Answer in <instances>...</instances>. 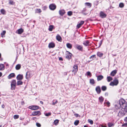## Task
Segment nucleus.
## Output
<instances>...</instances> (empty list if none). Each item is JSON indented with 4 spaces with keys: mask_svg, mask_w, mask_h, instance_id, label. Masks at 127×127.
Here are the masks:
<instances>
[{
    "mask_svg": "<svg viewBox=\"0 0 127 127\" xmlns=\"http://www.w3.org/2000/svg\"><path fill=\"white\" fill-rule=\"evenodd\" d=\"M120 102L121 104H123L122 109L126 113V112H127V104L124 100H121Z\"/></svg>",
    "mask_w": 127,
    "mask_h": 127,
    "instance_id": "f257e3e1",
    "label": "nucleus"
},
{
    "mask_svg": "<svg viewBox=\"0 0 127 127\" xmlns=\"http://www.w3.org/2000/svg\"><path fill=\"white\" fill-rule=\"evenodd\" d=\"M119 83V81L118 79L116 78H115L113 81L111 82L109 84L110 86H117Z\"/></svg>",
    "mask_w": 127,
    "mask_h": 127,
    "instance_id": "f03ea898",
    "label": "nucleus"
},
{
    "mask_svg": "<svg viewBox=\"0 0 127 127\" xmlns=\"http://www.w3.org/2000/svg\"><path fill=\"white\" fill-rule=\"evenodd\" d=\"M124 100L123 98L121 99L120 100L119 103H118L117 104H116L115 106V107L116 109H120L121 107L122 108V107L123 106V104H121V100Z\"/></svg>",
    "mask_w": 127,
    "mask_h": 127,
    "instance_id": "7ed1b4c3",
    "label": "nucleus"
},
{
    "mask_svg": "<svg viewBox=\"0 0 127 127\" xmlns=\"http://www.w3.org/2000/svg\"><path fill=\"white\" fill-rule=\"evenodd\" d=\"M78 70V66L77 64L74 65L72 68V72H74L75 74Z\"/></svg>",
    "mask_w": 127,
    "mask_h": 127,
    "instance_id": "20e7f679",
    "label": "nucleus"
},
{
    "mask_svg": "<svg viewBox=\"0 0 127 127\" xmlns=\"http://www.w3.org/2000/svg\"><path fill=\"white\" fill-rule=\"evenodd\" d=\"M66 58L68 60H70L71 58L72 54L69 52L68 51H66Z\"/></svg>",
    "mask_w": 127,
    "mask_h": 127,
    "instance_id": "39448f33",
    "label": "nucleus"
},
{
    "mask_svg": "<svg viewBox=\"0 0 127 127\" xmlns=\"http://www.w3.org/2000/svg\"><path fill=\"white\" fill-rule=\"evenodd\" d=\"M99 16L102 18H104L106 17V15L103 11H101L99 13Z\"/></svg>",
    "mask_w": 127,
    "mask_h": 127,
    "instance_id": "423d86ee",
    "label": "nucleus"
},
{
    "mask_svg": "<svg viewBox=\"0 0 127 127\" xmlns=\"http://www.w3.org/2000/svg\"><path fill=\"white\" fill-rule=\"evenodd\" d=\"M55 46V44L53 42H51L48 44V47L49 48H53Z\"/></svg>",
    "mask_w": 127,
    "mask_h": 127,
    "instance_id": "0eeeda50",
    "label": "nucleus"
},
{
    "mask_svg": "<svg viewBox=\"0 0 127 127\" xmlns=\"http://www.w3.org/2000/svg\"><path fill=\"white\" fill-rule=\"evenodd\" d=\"M39 107L37 106H30L29 107V108L32 110H37L39 108Z\"/></svg>",
    "mask_w": 127,
    "mask_h": 127,
    "instance_id": "6e6552de",
    "label": "nucleus"
},
{
    "mask_svg": "<svg viewBox=\"0 0 127 127\" xmlns=\"http://www.w3.org/2000/svg\"><path fill=\"white\" fill-rule=\"evenodd\" d=\"M32 114L33 116H35L40 115L41 113L39 111H35L33 112Z\"/></svg>",
    "mask_w": 127,
    "mask_h": 127,
    "instance_id": "1a4fd4ad",
    "label": "nucleus"
},
{
    "mask_svg": "<svg viewBox=\"0 0 127 127\" xmlns=\"http://www.w3.org/2000/svg\"><path fill=\"white\" fill-rule=\"evenodd\" d=\"M49 8L51 10H54L56 8V6L55 4H52L49 6Z\"/></svg>",
    "mask_w": 127,
    "mask_h": 127,
    "instance_id": "9d476101",
    "label": "nucleus"
},
{
    "mask_svg": "<svg viewBox=\"0 0 127 127\" xmlns=\"http://www.w3.org/2000/svg\"><path fill=\"white\" fill-rule=\"evenodd\" d=\"M76 48L79 51H82L83 50L82 46L77 44L76 45Z\"/></svg>",
    "mask_w": 127,
    "mask_h": 127,
    "instance_id": "9b49d317",
    "label": "nucleus"
},
{
    "mask_svg": "<svg viewBox=\"0 0 127 127\" xmlns=\"http://www.w3.org/2000/svg\"><path fill=\"white\" fill-rule=\"evenodd\" d=\"M84 21H81L80 23L78 24L77 26V29H79L84 24Z\"/></svg>",
    "mask_w": 127,
    "mask_h": 127,
    "instance_id": "f8f14e48",
    "label": "nucleus"
},
{
    "mask_svg": "<svg viewBox=\"0 0 127 127\" xmlns=\"http://www.w3.org/2000/svg\"><path fill=\"white\" fill-rule=\"evenodd\" d=\"M24 32V30L22 28H21L18 30L16 32L19 34H22Z\"/></svg>",
    "mask_w": 127,
    "mask_h": 127,
    "instance_id": "ddd939ff",
    "label": "nucleus"
},
{
    "mask_svg": "<svg viewBox=\"0 0 127 127\" xmlns=\"http://www.w3.org/2000/svg\"><path fill=\"white\" fill-rule=\"evenodd\" d=\"M59 13L60 15L63 16L65 13V12L64 10L62 9L59 10Z\"/></svg>",
    "mask_w": 127,
    "mask_h": 127,
    "instance_id": "4468645a",
    "label": "nucleus"
},
{
    "mask_svg": "<svg viewBox=\"0 0 127 127\" xmlns=\"http://www.w3.org/2000/svg\"><path fill=\"white\" fill-rule=\"evenodd\" d=\"M95 90L98 94H99L101 92V89L99 86L96 87L95 88Z\"/></svg>",
    "mask_w": 127,
    "mask_h": 127,
    "instance_id": "2eb2a0df",
    "label": "nucleus"
},
{
    "mask_svg": "<svg viewBox=\"0 0 127 127\" xmlns=\"http://www.w3.org/2000/svg\"><path fill=\"white\" fill-rule=\"evenodd\" d=\"M125 113L123 110V109L122 108L121 110L119 111L118 114L121 116H123L124 115Z\"/></svg>",
    "mask_w": 127,
    "mask_h": 127,
    "instance_id": "dca6fc26",
    "label": "nucleus"
},
{
    "mask_svg": "<svg viewBox=\"0 0 127 127\" xmlns=\"http://www.w3.org/2000/svg\"><path fill=\"white\" fill-rule=\"evenodd\" d=\"M17 80H22L23 78V75H22L19 74L16 77Z\"/></svg>",
    "mask_w": 127,
    "mask_h": 127,
    "instance_id": "f3484780",
    "label": "nucleus"
},
{
    "mask_svg": "<svg viewBox=\"0 0 127 127\" xmlns=\"http://www.w3.org/2000/svg\"><path fill=\"white\" fill-rule=\"evenodd\" d=\"M89 41L87 40L84 41L83 43V44L85 46H87L88 45H89Z\"/></svg>",
    "mask_w": 127,
    "mask_h": 127,
    "instance_id": "a211bd4d",
    "label": "nucleus"
},
{
    "mask_svg": "<svg viewBox=\"0 0 127 127\" xmlns=\"http://www.w3.org/2000/svg\"><path fill=\"white\" fill-rule=\"evenodd\" d=\"M15 76V74L13 73L10 74L8 76V79H11L13 78Z\"/></svg>",
    "mask_w": 127,
    "mask_h": 127,
    "instance_id": "6ab92c4d",
    "label": "nucleus"
},
{
    "mask_svg": "<svg viewBox=\"0 0 127 127\" xmlns=\"http://www.w3.org/2000/svg\"><path fill=\"white\" fill-rule=\"evenodd\" d=\"M117 71L116 70L112 71L110 73V75L112 76H114L117 73Z\"/></svg>",
    "mask_w": 127,
    "mask_h": 127,
    "instance_id": "aec40b11",
    "label": "nucleus"
},
{
    "mask_svg": "<svg viewBox=\"0 0 127 127\" xmlns=\"http://www.w3.org/2000/svg\"><path fill=\"white\" fill-rule=\"evenodd\" d=\"M96 55L98 57L101 58L103 56V54L100 52H97Z\"/></svg>",
    "mask_w": 127,
    "mask_h": 127,
    "instance_id": "412c9836",
    "label": "nucleus"
},
{
    "mask_svg": "<svg viewBox=\"0 0 127 127\" xmlns=\"http://www.w3.org/2000/svg\"><path fill=\"white\" fill-rule=\"evenodd\" d=\"M97 81L101 80L103 78V77L102 75H99L97 76Z\"/></svg>",
    "mask_w": 127,
    "mask_h": 127,
    "instance_id": "4be33fe9",
    "label": "nucleus"
},
{
    "mask_svg": "<svg viewBox=\"0 0 127 127\" xmlns=\"http://www.w3.org/2000/svg\"><path fill=\"white\" fill-rule=\"evenodd\" d=\"M56 39L59 41H61L62 39L61 36L59 34L57 35L56 36Z\"/></svg>",
    "mask_w": 127,
    "mask_h": 127,
    "instance_id": "5701e85b",
    "label": "nucleus"
},
{
    "mask_svg": "<svg viewBox=\"0 0 127 127\" xmlns=\"http://www.w3.org/2000/svg\"><path fill=\"white\" fill-rule=\"evenodd\" d=\"M23 82L21 80H19L18 81L17 83V85L19 86L20 85H22L23 84Z\"/></svg>",
    "mask_w": 127,
    "mask_h": 127,
    "instance_id": "b1692460",
    "label": "nucleus"
},
{
    "mask_svg": "<svg viewBox=\"0 0 127 127\" xmlns=\"http://www.w3.org/2000/svg\"><path fill=\"white\" fill-rule=\"evenodd\" d=\"M21 67V65L19 64H18L17 65H16V66H15V68L16 70H18Z\"/></svg>",
    "mask_w": 127,
    "mask_h": 127,
    "instance_id": "393cba45",
    "label": "nucleus"
},
{
    "mask_svg": "<svg viewBox=\"0 0 127 127\" xmlns=\"http://www.w3.org/2000/svg\"><path fill=\"white\" fill-rule=\"evenodd\" d=\"M67 47L68 48L71 49L72 48V45L69 43H67L66 45Z\"/></svg>",
    "mask_w": 127,
    "mask_h": 127,
    "instance_id": "a878e982",
    "label": "nucleus"
},
{
    "mask_svg": "<svg viewBox=\"0 0 127 127\" xmlns=\"http://www.w3.org/2000/svg\"><path fill=\"white\" fill-rule=\"evenodd\" d=\"M4 65L3 64H0V70H3L4 69Z\"/></svg>",
    "mask_w": 127,
    "mask_h": 127,
    "instance_id": "bb28decb",
    "label": "nucleus"
},
{
    "mask_svg": "<svg viewBox=\"0 0 127 127\" xmlns=\"http://www.w3.org/2000/svg\"><path fill=\"white\" fill-rule=\"evenodd\" d=\"M104 100V98L102 96H101L99 98V100L100 102L102 103Z\"/></svg>",
    "mask_w": 127,
    "mask_h": 127,
    "instance_id": "cd10ccee",
    "label": "nucleus"
},
{
    "mask_svg": "<svg viewBox=\"0 0 127 127\" xmlns=\"http://www.w3.org/2000/svg\"><path fill=\"white\" fill-rule=\"evenodd\" d=\"M107 79L108 82H110L113 80V78L109 76L107 77Z\"/></svg>",
    "mask_w": 127,
    "mask_h": 127,
    "instance_id": "c85d7f7f",
    "label": "nucleus"
},
{
    "mask_svg": "<svg viewBox=\"0 0 127 127\" xmlns=\"http://www.w3.org/2000/svg\"><path fill=\"white\" fill-rule=\"evenodd\" d=\"M90 83L92 85L94 84L95 83L94 80L93 79H90Z\"/></svg>",
    "mask_w": 127,
    "mask_h": 127,
    "instance_id": "c756f323",
    "label": "nucleus"
},
{
    "mask_svg": "<svg viewBox=\"0 0 127 127\" xmlns=\"http://www.w3.org/2000/svg\"><path fill=\"white\" fill-rule=\"evenodd\" d=\"M41 12V9H37L35 10V13H40Z\"/></svg>",
    "mask_w": 127,
    "mask_h": 127,
    "instance_id": "7c9ffc66",
    "label": "nucleus"
},
{
    "mask_svg": "<svg viewBox=\"0 0 127 127\" xmlns=\"http://www.w3.org/2000/svg\"><path fill=\"white\" fill-rule=\"evenodd\" d=\"M0 12L3 15H5L6 14V11L4 9H1L0 10Z\"/></svg>",
    "mask_w": 127,
    "mask_h": 127,
    "instance_id": "2f4dec72",
    "label": "nucleus"
},
{
    "mask_svg": "<svg viewBox=\"0 0 127 127\" xmlns=\"http://www.w3.org/2000/svg\"><path fill=\"white\" fill-rule=\"evenodd\" d=\"M114 124L111 123H108V125L109 127H111L114 126Z\"/></svg>",
    "mask_w": 127,
    "mask_h": 127,
    "instance_id": "473e14b6",
    "label": "nucleus"
},
{
    "mask_svg": "<svg viewBox=\"0 0 127 127\" xmlns=\"http://www.w3.org/2000/svg\"><path fill=\"white\" fill-rule=\"evenodd\" d=\"M59 122V120H58L56 119L54 121V124L56 125H58Z\"/></svg>",
    "mask_w": 127,
    "mask_h": 127,
    "instance_id": "72a5a7b5",
    "label": "nucleus"
},
{
    "mask_svg": "<svg viewBox=\"0 0 127 127\" xmlns=\"http://www.w3.org/2000/svg\"><path fill=\"white\" fill-rule=\"evenodd\" d=\"M101 89L103 91H105L107 89V87L106 86H103L101 87Z\"/></svg>",
    "mask_w": 127,
    "mask_h": 127,
    "instance_id": "f704fd0d",
    "label": "nucleus"
},
{
    "mask_svg": "<svg viewBox=\"0 0 127 127\" xmlns=\"http://www.w3.org/2000/svg\"><path fill=\"white\" fill-rule=\"evenodd\" d=\"M16 81L15 80H13L11 82V85H16Z\"/></svg>",
    "mask_w": 127,
    "mask_h": 127,
    "instance_id": "c9c22d12",
    "label": "nucleus"
},
{
    "mask_svg": "<svg viewBox=\"0 0 127 127\" xmlns=\"http://www.w3.org/2000/svg\"><path fill=\"white\" fill-rule=\"evenodd\" d=\"M6 32L5 31H3L1 33V37H3V35H4V34L6 33Z\"/></svg>",
    "mask_w": 127,
    "mask_h": 127,
    "instance_id": "e433bc0d",
    "label": "nucleus"
},
{
    "mask_svg": "<svg viewBox=\"0 0 127 127\" xmlns=\"http://www.w3.org/2000/svg\"><path fill=\"white\" fill-rule=\"evenodd\" d=\"M79 123V121L78 120H76L75 121L74 123V125L75 126L77 125Z\"/></svg>",
    "mask_w": 127,
    "mask_h": 127,
    "instance_id": "4c0bfd02",
    "label": "nucleus"
},
{
    "mask_svg": "<svg viewBox=\"0 0 127 127\" xmlns=\"http://www.w3.org/2000/svg\"><path fill=\"white\" fill-rule=\"evenodd\" d=\"M85 4L88 6L90 7L91 6V3L88 2H86L85 3Z\"/></svg>",
    "mask_w": 127,
    "mask_h": 127,
    "instance_id": "58836bf2",
    "label": "nucleus"
},
{
    "mask_svg": "<svg viewBox=\"0 0 127 127\" xmlns=\"http://www.w3.org/2000/svg\"><path fill=\"white\" fill-rule=\"evenodd\" d=\"M96 55H93L91 56L90 58V59H91V60H93V59L94 58H96Z\"/></svg>",
    "mask_w": 127,
    "mask_h": 127,
    "instance_id": "ea45409f",
    "label": "nucleus"
},
{
    "mask_svg": "<svg viewBox=\"0 0 127 127\" xmlns=\"http://www.w3.org/2000/svg\"><path fill=\"white\" fill-rule=\"evenodd\" d=\"M53 28V26L52 25H50L49 26V30L50 31H52Z\"/></svg>",
    "mask_w": 127,
    "mask_h": 127,
    "instance_id": "a19ab883",
    "label": "nucleus"
},
{
    "mask_svg": "<svg viewBox=\"0 0 127 127\" xmlns=\"http://www.w3.org/2000/svg\"><path fill=\"white\" fill-rule=\"evenodd\" d=\"M124 5L123 3H121L119 4V6L121 8H123L124 7Z\"/></svg>",
    "mask_w": 127,
    "mask_h": 127,
    "instance_id": "79ce46f5",
    "label": "nucleus"
},
{
    "mask_svg": "<svg viewBox=\"0 0 127 127\" xmlns=\"http://www.w3.org/2000/svg\"><path fill=\"white\" fill-rule=\"evenodd\" d=\"M19 117V116L17 115H15L13 116V118L15 119H18Z\"/></svg>",
    "mask_w": 127,
    "mask_h": 127,
    "instance_id": "37998d69",
    "label": "nucleus"
},
{
    "mask_svg": "<svg viewBox=\"0 0 127 127\" xmlns=\"http://www.w3.org/2000/svg\"><path fill=\"white\" fill-rule=\"evenodd\" d=\"M15 86L16 85H11V89L12 90H15Z\"/></svg>",
    "mask_w": 127,
    "mask_h": 127,
    "instance_id": "c03bdc74",
    "label": "nucleus"
},
{
    "mask_svg": "<svg viewBox=\"0 0 127 127\" xmlns=\"http://www.w3.org/2000/svg\"><path fill=\"white\" fill-rule=\"evenodd\" d=\"M72 14V12L71 11H69L67 12V15L69 16H71Z\"/></svg>",
    "mask_w": 127,
    "mask_h": 127,
    "instance_id": "a18cd8bd",
    "label": "nucleus"
},
{
    "mask_svg": "<svg viewBox=\"0 0 127 127\" xmlns=\"http://www.w3.org/2000/svg\"><path fill=\"white\" fill-rule=\"evenodd\" d=\"M88 121V122L89 123H90V124H91L92 125L93 124V121L91 119H89Z\"/></svg>",
    "mask_w": 127,
    "mask_h": 127,
    "instance_id": "49530a36",
    "label": "nucleus"
},
{
    "mask_svg": "<svg viewBox=\"0 0 127 127\" xmlns=\"http://www.w3.org/2000/svg\"><path fill=\"white\" fill-rule=\"evenodd\" d=\"M9 4L11 5H13L14 3L13 1L12 0H9Z\"/></svg>",
    "mask_w": 127,
    "mask_h": 127,
    "instance_id": "de8ad7c7",
    "label": "nucleus"
},
{
    "mask_svg": "<svg viewBox=\"0 0 127 127\" xmlns=\"http://www.w3.org/2000/svg\"><path fill=\"white\" fill-rule=\"evenodd\" d=\"M54 100H53V102L52 103V105H55V104H57L58 102V101L57 100H56L55 102H54Z\"/></svg>",
    "mask_w": 127,
    "mask_h": 127,
    "instance_id": "09e8293b",
    "label": "nucleus"
},
{
    "mask_svg": "<svg viewBox=\"0 0 127 127\" xmlns=\"http://www.w3.org/2000/svg\"><path fill=\"white\" fill-rule=\"evenodd\" d=\"M36 126L38 127H40L41 126V124L38 123H36Z\"/></svg>",
    "mask_w": 127,
    "mask_h": 127,
    "instance_id": "8fccbe9b",
    "label": "nucleus"
},
{
    "mask_svg": "<svg viewBox=\"0 0 127 127\" xmlns=\"http://www.w3.org/2000/svg\"><path fill=\"white\" fill-rule=\"evenodd\" d=\"M51 115V113H47L45 115L46 116H50Z\"/></svg>",
    "mask_w": 127,
    "mask_h": 127,
    "instance_id": "3c124183",
    "label": "nucleus"
},
{
    "mask_svg": "<svg viewBox=\"0 0 127 127\" xmlns=\"http://www.w3.org/2000/svg\"><path fill=\"white\" fill-rule=\"evenodd\" d=\"M87 75L88 76H90L91 75V73L90 72L88 71L87 72Z\"/></svg>",
    "mask_w": 127,
    "mask_h": 127,
    "instance_id": "603ef678",
    "label": "nucleus"
},
{
    "mask_svg": "<svg viewBox=\"0 0 127 127\" xmlns=\"http://www.w3.org/2000/svg\"><path fill=\"white\" fill-rule=\"evenodd\" d=\"M127 126V123L124 124L122 125V127H125V126Z\"/></svg>",
    "mask_w": 127,
    "mask_h": 127,
    "instance_id": "864d4df0",
    "label": "nucleus"
},
{
    "mask_svg": "<svg viewBox=\"0 0 127 127\" xmlns=\"http://www.w3.org/2000/svg\"><path fill=\"white\" fill-rule=\"evenodd\" d=\"M107 104L108 105V106H109L110 105V103L109 102H106Z\"/></svg>",
    "mask_w": 127,
    "mask_h": 127,
    "instance_id": "5fc2aeb1",
    "label": "nucleus"
},
{
    "mask_svg": "<svg viewBox=\"0 0 127 127\" xmlns=\"http://www.w3.org/2000/svg\"><path fill=\"white\" fill-rule=\"evenodd\" d=\"M47 8V7L46 6H44L43 7V10H46V9Z\"/></svg>",
    "mask_w": 127,
    "mask_h": 127,
    "instance_id": "6e6d98bb",
    "label": "nucleus"
},
{
    "mask_svg": "<svg viewBox=\"0 0 127 127\" xmlns=\"http://www.w3.org/2000/svg\"><path fill=\"white\" fill-rule=\"evenodd\" d=\"M124 121L126 122H127V117H125L124 119Z\"/></svg>",
    "mask_w": 127,
    "mask_h": 127,
    "instance_id": "4d7b16f0",
    "label": "nucleus"
},
{
    "mask_svg": "<svg viewBox=\"0 0 127 127\" xmlns=\"http://www.w3.org/2000/svg\"><path fill=\"white\" fill-rule=\"evenodd\" d=\"M75 116L76 117H78V116L79 115V114H74Z\"/></svg>",
    "mask_w": 127,
    "mask_h": 127,
    "instance_id": "13d9d810",
    "label": "nucleus"
},
{
    "mask_svg": "<svg viewBox=\"0 0 127 127\" xmlns=\"http://www.w3.org/2000/svg\"><path fill=\"white\" fill-rule=\"evenodd\" d=\"M59 60L60 61H63V59L61 57H60L59 58Z\"/></svg>",
    "mask_w": 127,
    "mask_h": 127,
    "instance_id": "bf43d9fd",
    "label": "nucleus"
},
{
    "mask_svg": "<svg viewBox=\"0 0 127 127\" xmlns=\"http://www.w3.org/2000/svg\"><path fill=\"white\" fill-rule=\"evenodd\" d=\"M6 67H7V68L8 67L9 65L7 63H6Z\"/></svg>",
    "mask_w": 127,
    "mask_h": 127,
    "instance_id": "052dcab7",
    "label": "nucleus"
},
{
    "mask_svg": "<svg viewBox=\"0 0 127 127\" xmlns=\"http://www.w3.org/2000/svg\"><path fill=\"white\" fill-rule=\"evenodd\" d=\"M25 103L24 101H22L21 102V104L22 105H23Z\"/></svg>",
    "mask_w": 127,
    "mask_h": 127,
    "instance_id": "680f3d73",
    "label": "nucleus"
},
{
    "mask_svg": "<svg viewBox=\"0 0 127 127\" xmlns=\"http://www.w3.org/2000/svg\"><path fill=\"white\" fill-rule=\"evenodd\" d=\"M4 107H5V106L4 104H3V105H2V108H4Z\"/></svg>",
    "mask_w": 127,
    "mask_h": 127,
    "instance_id": "e2e57ef3",
    "label": "nucleus"
},
{
    "mask_svg": "<svg viewBox=\"0 0 127 127\" xmlns=\"http://www.w3.org/2000/svg\"><path fill=\"white\" fill-rule=\"evenodd\" d=\"M40 102L41 104H43V102L42 101H40Z\"/></svg>",
    "mask_w": 127,
    "mask_h": 127,
    "instance_id": "0e129e2a",
    "label": "nucleus"
},
{
    "mask_svg": "<svg viewBox=\"0 0 127 127\" xmlns=\"http://www.w3.org/2000/svg\"><path fill=\"white\" fill-rule=\"evenodd\" d=\"M101 127H107L106 126H103V125H101Z\"/></svg>",
    "mask_w": 127,
    "mask_h": 127,
    "instance_id": "69168bd1",
    "label": "nucleus"
},
{
    "mask_svg": "<svg viewBox=\"0 0 127 127\" xmlns=\"http://www.w3.org/2000/svg\"><path fill=\"white\" fill-rule=\"evenodd\" d=\"M2 73L1 72H0V77L2 76Z\"/></svg>",
    "mask_w": 127,
    "mask_h": 127,
    "instance_id": "338daca9",
    "label": "nucleus"
},
{
    "mask_svg": "<svg viewBox=\"0 0 127 127\" xmlns=\"http://www.w3.org/2000/svg\"><path fill=\"white\" fill-rule=\"evenodd\" d=\"M2 59L1 58H0V61H2Z\"/></svg>",
    "mask_w": 127,
    "mask_h": 127,
    "instance_id": "774afa93",
    "label": "nucleus"
}]
</instances>
